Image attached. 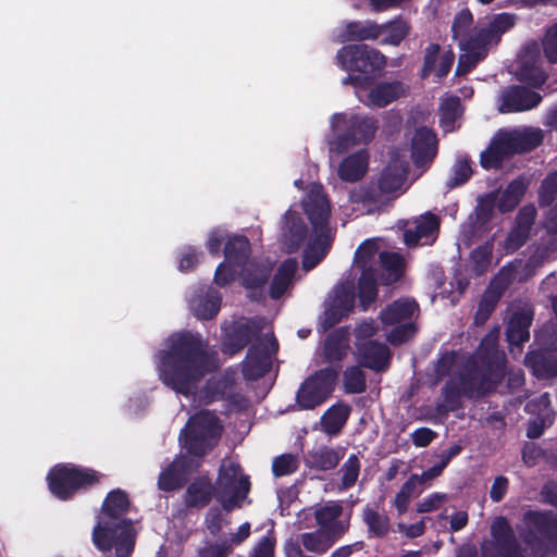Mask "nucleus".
I'll list each match as a JSON object with an SVG mask.
<instances>
[{"mask_svg": "<svg viewBox=\"0 0 557 557\" xmlns=\"http://www.w3.org/2000/svg\"><path fill=\"white\" fill-rule=\"evenodd\" d=\"M407 165V160L404 157H393L382 171L377 182L356 187L350 193V200L363 203L369 211L384 206L406 190Z\"/></svg>", "mask_w": 557, "mask_h": 557, "instance_id": "obj_7", "label": "nucleus"}, {"mask_svg": "<svg viewBox=\"0 0 557 557\" xmlns=\"http://www.w3.org/2000/svg\"><path fill=\"white\" fill-rule=\"evenodd\" d=\"M361 102L370 108H384L407 95V87L399 82L381 83L369 90L364 86L356 89Z\"/></svg>", "mask_w": 557, "mask_h": 557, "instance_id": "obj_20", "label": "nucleus"}, {"mask_svg": "<svg viewBox=\"0 0 557 557\" xmlns=\"http://www.w3.org/2000/svg\"><path fill=\"white\" fill-rule=\"evenodd\" d=\"M298 263L288 258L280 263L270 284V296L277 299L286 294L297 277Z\"/></svg>", "mask_w": 557, "mask_h": 557, "instance_id": "obj_26", "label": "nucleus"}, {"mask_svg": "<svg viewBox=\"0 0 557 557\" xmlns=\"http://www.w3.org/2000/svg\"><path fill=\"white\" fill-rule=\"evenodd\" d=\"M468 523V513L463 510L454 512L449 518V528L453 532L462 530Z\"/></svg>", "mask_w": 557, "mask_h": 557, "instance_id": "obj_62", "label": "nucleus"}, {"mask_svg": "<svg viewBox=\"0 0 557 557\" xmlns=\"http://www.w3.org/2000/svg\"><path fill=\"white\" fill-rule=\"evenodd\" d=\"M472 174L470 163L467 159L462 158L457 160L453 168V177L449 182L451 187L466 183Z\"/></svg>", "mask_w": 557, "mask_h": 557, "instance_id": "obj_50", "label": "nucleus"}, {"mask_svg": "<svg viewBox=\"0 0 557 557\" xmlns=\"http://www.w3.org/2000/svg\"><path fill=\"white\" fill-rule=\"evenodd\" d=\"M221 432L218 418L209 411H200L189 419L180 442L189 455L200 457L216 445Z\"/></svg>", "mask_w": 557, "mask_h": 557, "instance_id": "obj_12", "label": "nucleus"}, {"mask_svg": "<svg viewBox=\"0 0 557 557\" xmlns=\"http://www.w3.org/2000/svg\"><path fill=\"white\" fill-rule=\"evenodd\" d=\"M363 520L374 535L382 536L386 534L389 529L388 517L371 508L363 510Z\"/></svg>", "mask_w": 557, "mask_h": 557, "instance_id": "obj_43", "label": "nucleus"}, {"mask_svg": "<svg viewBox=\"0 0 557 557\" xmlns=\"http://www.w3.org/2000/svg\"><path fill=\"white\" fill-rule=\"evenodd\" d=\"M337 380V372L324 369L315 372L300 385L296 404L299 409L311 410L323 404L333 393Z\"/></svg>", "mask_w": 557, "mask_h": 557, "instance_id": "obj_14", "label": "nucleus"}, {"mask_svg": "<svg viewBox=\"0 0 557 557\" xmlns=\"http://www.w3.org/2000/svg\"><path fill=\"white\" fill-rule=\"evenodd\" d=\"M301 206L312 225L313 235H309L300 215L289 209L282 226L281 247L292 253L306 246L302 269L308 272L326 256L333 242V231L329 225L331 207L322 186L317 183L306 186Z\"/></svg>", "mask_w": 557, "mask_h": 557, "instance_id": "obj_1", "label": "nucleus"}, {"mask_svg": "<svg viewBox=\"0 0 557 557\" xmlns=\"http://www.w3.org/2000/svg\"><path fill=\"white\" fill-rule=\"evenodd\" d=\"M360 472V461L356 455H351L339 469L341 481L338 487L348 490L355 485Z\"/></svg>", "mask_w": 557, "mask_h": 557, "instance_id": "obj_41", "label": "nucleus"}, {"mask_svg": "<svg viewBox=\"0 0 557 557\" xmlns=\"http://www.w3.org/2000/svg\"><path fill=\"white\" fill-rule=\"evenodd\" d=\"M397 529L400 533H404L408 537H418L424 532V520L420 522L407 525L405 523H398Z\"/></svg>", "mask_w": 557, "mask_h": 557, "instance_id": "obj_60", "label": "nucleus"}, {"mask_svg": "<svg viewBox=\"0 0 557 557\" xmlns=\"http://www.w3.org/2000/svg\"><path fill=\"white\" fill-rule=\"evenodd\" d=\"M531 320L532 318L529 312L517 313L510 319L507 329V339L511 350H513L515 346L519 347L529 339Z\"/></svg>", "mask_w": 557, "mask_h": 557, "instance_id": "obj_31", "label": "nucleus"}, {"mask_svg": "<svg viewBox=\"0 0 557 557\" xmlns=\"http://www.w3.org/2000/svg\"><path fill=\"white\" fill-rule=\"evenodd\" d=\"M190 307L197 318L211 319L220 309V296L214 290H208L205 298L195 297L190 302Z\"/></svg>", "mask_w": 557, "mask_h": 557, "instance_id": "obj_33", "label": "nucleus"}, {"mask_svg": "<svg viewBox=\"0 0 557 557\" xmlns=\"http://www.w3.org/2000/svg\"><path fill=\"white\" fill-rule=\"evenodd\" d=\"M249 253V242L243 236H235L226 244L225 261L221 263L214 275L219 286H226L234 278L237 270L240 269L243 285L250 290L258 289L264 285L270 272L269 261H247Z\"/></svg>", "mask_w": 557, "mask_h": 557, "instance_id": "obj_5", "label": "nucleus"}, {"mask_svg": "<svg viewBox=\"0 0 557 557\" xmlns=\"http://www.w3.org/2000/svg\"><path fill=\"white\" fill-rule=\"evenodd\" d=\"M491 253L492 247L488 244L479 247L472 252L471 260L475 264V270L478 272H482L487 267L490 263Z\"/></svg>", "mask_w": 557, "mask_h": 557, "instance_id": "obj_54", "label": "nucleus"}, {"mask_svg": "<svg viewBox=\"0 0 557 557\" xmlns=\"http://www.w3.org/2000/svg\"><path fill=\"white\" fill-rule=\"evenodd\" d=\"M498 333H490L471 362V373L461 380L459 392L470 396L492 389L504 375L505 355L497 349Z\"/></svg>", "mask_w": 557, "mask_h": 557, "instance_id": "obj_6", "label": "nucleus"}, {"mask_svg": "<svg viewBox=\"0 0 557 557\" xmlns=\"http://www.w3.org/2000/svg\"><path fill=\"white\" fill-rule=\"evenodd\" d=\"M499 101V112H520L537 106L541 101V97L536 92L525 88L511 87L500 94Z\"/></svg>", "mask_w": 557, "mask_h": 557, "instance_id": "obj_21", "label": "nucleus"}, {"mask_svg": "<svg viewBox=\"0 0 557 557\" xmlns=\"http://www.w3.org/2000/svg\"><path fill=\"white\" fill-rule=\"evenodd\" d=\"M50 492L60 499H66L81 487L96 481L91 470H82L72 465H58L47 476Z\"/></svg>", "mask_w": 557, "mask_h": 557, "instance_id": "obj_15", "label": "nucleus"}, {"mask_svg": "<svg viewBox=\"0 0 557 557\" xmlns=\"http://www.w3.org/2000/svg\"><path fill=\"white\" fill-rule=\"evenodd\" d=\"M337 65L348 71L343 84H351L356 89L366 86L370 75L385 66V57L366 45L343 47L336 55Z\"/></svg>", "mask_w": 557, "mask_h": 557, "instance_id": "obj_10", "label": "nucleus"}, {"mask_svg": "<svg viewBox=\"0 0 557 557\" xmlns=\"http://www.w3.org/2000/svg\"><path fill=\"white\" fill-rule=\"evenodd\" d=\"M227 546L207 545L199 550V557H224Z\"/></svg>", "mask_w": 557, "mask_h": 557, "instance_id": "obj_64", "label": "nucleus"}, {"mask_svg": "<svg viewBox=\"0 0 557 557\" xmlns=\"http://www.w3.org/2000/svg\"><path fill=\"white\" fill-rule=\"evenodd\" d=\"M542 139V132L536 128L502 129L481 154V164L485 169L494 168L510 154L535 148Z\"/></svg>", "mask_w": 557, "mask_h": 557, "instance_id": "obj_11", "label": "nucleus"}, {"mask_svg": "<svg viewBox=\"0 0 557 557\" xmlns=\"http://www.w3.org/2000/svg\"><path fill=\"white\" fill-rule=\"evenodd\" d=\"M358 357L364 367L380 371L386 368L389 352L386 346L369 342L359 346Z\"/></svg>", "mask_w": 557, "mask_h": 557, "instance_id": "obj_28", "label": "nucleus"}, {"mask_svg": "<svg viewBox=\"0 0 557 557\" xmlns=\"http://www.w3.org/2000/svg\"><path fill=\"white\" fill-rule=\"evenodd\" d=\"M339 454L330 447H320L310 454L309 461L315 468L329 470L337 466Z\"/></svg>", "mask_w": 557, "mask_h": 557, "instance_id": "obj_42", "label": "nucleus"}, {"mask_svg": "<svg viewBox=\"0 0 557 557\" xmlns=\"http://www.w3.org/2000/svg\"><path fill=\"white\" fill-rule=\"evenodd\" d=\"M535 215L534 208H524L518 216V225L509 233L506 248L513 251L518 249L528 237Z\"/></svg>", "mask_w": 557, "mask_h": 557, "instance_id": "obj_32", "label": "nucleus"}, {"mask_svg": "<svg viewBox=\"0 0 557 557\" xmlns=\"http://www.w3.org/2000/svg\"><path fill=\"white\" fill-rule=\"evenodd\" d=\"M344 386L348 393H361L366 388L363 372L358 367H350L344 373Z\"/></svg>", "mask_w": 557, "mask_h": 557, "instance_id": "obj_48", "label": "nucleus"}, {"mask_svg": "<svg viewBox=\"0 0 557 557\" xmlns=\"http://www.w3.org/2000/svg\"><path fill=\"white\" fill-rule=\"evenodd\" d=\"M227 523L225 516L219 509H211L206 518V525L213 535L218 534Z\"/></svg>", "mask_w": 557, "mask_h": 557, "instance_id": "obj_53", "label": "nucleus"}, {"mask_svg": "<svg viewBox=\"0 0 557 557\" xmlns=\"http://www.w3.org/2000/svg\"><path fill=\"white\" fill-rule=\"evenodd\" d=\"M247 326L239 325L234 334H227L223 342V351L233 355L240 350L249 341Z\"/></svg>", "mask_w": 557, "mask_h": 557, "instance_id": "obj_47", "label": "nucleus"}, {"mask_svg": "<svg viewBox=\"0 0 557 557\" xmlns=\"http://www.w3.org/2000/svg\"><path fill=\"white\" fill-rule=\"evenodd\" d=\"M516 74L518 79L534 87H539L545 82V74L540 67L536 47H528L519 55Z\"/></svg>", "mask_w": 557, "mask_h": 557, "instance_id": "obj_22", "label": "nucleus"}, {"mask_svg": "<svg viewBox=\"0 0 557 557\" xmlns=\"http://www.w3.org/2000/svg\"><path fill=\"white\" fill-rule=\"evenodd\" d=\"M276 350L277 343L273 334H264L263 338L253 344L248 351L243 366L245 377L256 380L262 376L271 367L272 358Z\"/></svg>", "mask_w": 557, "mask_h": 557, "instance_id": "obj_18", "label": "nucleus"}, {"mask_svg": "<svg viewBox=\"0 0 557 557\" xmlns=\"http://www.w3.org/2000/svg\"><path fill=\"white\" fill-rule=\"evenodd\" d=\"M250 534V524L248 522L242 524L237 532L234 534H231L230 539L224 541V546H227L228 548L240 544L244 540H246Z\"/></svg>", "mask_w": 557, "mask_h": 557, "instance_id": "obj_59", "label": "nucleus"}, {"mask_svg": "<svg viewBox=\"0 0 557 557\" xmlns=\"http://www.w3.org/2000/svg\"><path fill=\"white\" fill-rule=\"evenodd\" d=\"M224 233L221 230L213 231L207 243V247L211 253H218L223 240H224Z\"/></svg>", "mask_w": 557, "mask_h": 557, "instance_id": "obj_63", "label": "nucleus"}, {"mask_svg": "<svg viewBox=\"0 0 557 557\" xmlns=\"http://www.w3.org/2000/svg\"><path fill=\"white\" fill-rule=\"evenodd\" d=\"M249 487V481L239 466L233 460H223L215 483V498L223 509L231 511L239 508L247 497Z\"/></svg>", "mask_w": 557, "mask_h": 557, "instance_id": "obj_13", "label": "nucleus"}, {"mask_svg": "<svg viewBox=\"0 0 557 557\" xmlns=\"http://www.w3.org/2000/svg\"><path fill=\"white\" fill-rule=\"evenodd\" d=\"M127 507L128 499L124 492L113 491L107 496L92 533L94 544L103 554L113 546L116 557H126L132 553L134 531L132 524L122 518Z\"/></svg>", "mask_w": 557, "mask_h": 557, "instance_id": "obj_3", "label": "nucleus"}, {"mask_svg": "<svg viewBox=\"0 0 557 557\" xmlns=\"http://www.w3.org/2000/svg\"><path fill=\"white\" fill-rule=\"evenodd\" d=\"M543 49L549 62H557V26L547 32L543 41Z\"/></svg>", "mask_w": 557, "mask_h": 557, "instance_id": "obj_52", "label": "nucleus"}, {"mask_svg": "<svg viewBox=\"0 0 557 557\" xmlns=\"http://www.w3.org/2000/svg\"><path fill=\"white\" fill-rule=\"evenodd\" d=\"M350 407L343 403L331 406L321 417V430L330 435H337L347 422Z\"/></svg>", "mask_w": 557, "mask_h": 557, "instance_id": "obj_29", "label": "nucleus"}, {"mask_svg": "<svg viewBox=\"0 0 557 557\" xmlns=\"http://www.w3.org/2000/svg\"><path fill=\"white\" fill-rule=\"evenodd\" d=\"M369 166V154L364 149L345 157L338 165V176L345 182L361 180Z\"/></svg>", "mask_w": 557, "mask_h": 557, "instance_id": "obj_27", "label": "nucleus"}, {"mask_svg": "<svg viewBox=\"0 0 557 557\" xmlns=\"http://www.w3.org/2000/svg\"><path fill=\"white\" fill-rule=\"evenodd\" d=\"M437 140L435 134L428 127L416 129L411 138V157L416 165L430 162L436 154Z\"/></svg>", "mask_w": 557, "mask_h": 557, "instance_id": "obj_23", "label": "nucleus"}, {"mask_svg": "<svg viewBox=\"0 0 557 557\" xmlns=\"http://www.w3.org/2000/svg\"><path fill=\"white\" fill-rule=\"evenodd\" d=\"M380 259L382 270L386 273L385 283L397 281L404 268L403 258L396 252H381L379 243L375 239H367L355 253L354 267L361 271L359 278V298L363 308L370 305L376 296V286L373 276V269L376 259Z\"/></svg>", "mask_w": 557, "mask_h": 557, "instance_id": "obj_4", "label": "nucleus"}, {"mask_svg": "<svg viewBox=\"0 0 557 557\" xmlns=\"http://www.w3.org/2000/svg\"><path fill=\"white\" fill-rule=\"evenodd\" d=\"M513 17L510 14L496 15L490 23L478 25L469 38L460 41V57L456 70L457 75L471 71L488 52V49L497 45L500 35L511 28Z\"/></svg>", "mask_w": 557, "mask_h": 557, "instance_id": "obj_8", "label": "nucleus"}, {"mask_svg": "<svg viewBox=\"0 0 557 557\" xmlns=\"http://www.w3.org/2000/svg\"><path fill=\"white\" fill-rule=\"evenodd\" d=\"M383 42L398 46L409 34L410 25L403 18H396L389 23L379 25Z\"/></svg>", "mask_w": 557, "mask_h": 557, "instance_id": "obj_36", "label": "nucleus"}, {"mask_svg": "<svg viewBox=\"0 0 557 557\" xmlns=\"http://www.w3.org/2000/svg\"><path fill=\"white\" fill-rule=\"evenodd\" d=\"M557 194V174H550L543 182L541 187V198L543 201L549 202L554 195Z\"/></svg>", "mask_w": 557, "mask_h": 557, "instance_id": "obj_56", "label": "nucleus"}, {"mask_svg": "<svg viewBox=\"0 0 557 557\" xmlns=\"http://www.w3.org/2000/svg\"><path fill=\"white\" fill-rule=\"evenodd\" d=\"M301 542L306 549L313 553H324L332 544L330 535L323 531L305 533Z\"/></svg>", "mask_w": 557, "mask_h": 557, "instance_id": "obj_44", "label": "nucleus"}, {"mask_svg": "<svg viewBox=\"0 0 557 557\" xmlns=\"http://www.w3.org/2000/svg\"><path fill=\"white\" fill-rule=\"evenodd\" d=\"M354 305V281H346L338 284L325 301V309L320 318V325L322 330L326 331L342 321L351 312Z\"/></svg>", "mask_w": 557, "mask_h": 557, "instance_id": "obj_17", "label": "nucleus"}, {"mask_svg": "<svg viewBox=\"0 0 557 557\" xmlns=\"http://www.w3.org/2000/svg\"><path fill=\"white\" fill-rule=\"evenodd\" d=\"M381 29L372 21L350 22L337 28L336 37L341 42L376 39L381 36Z\"/></svg>", "mask_w": 557, "mask_h": 557, "instance_id": "obj_25", "label": "nucleus"}, {"mask_svg": "<svg viewBox=\"0 0 557 557\" xmlns=\"http://www.w3.org/2000/svg\"><path fill=\"white\" fill-rule=\"evenodd\" d=\"M448 462H449V457H443V460L441 463L428 469L420 476H418V479H419L418 484L426 482L429 480H432V479L438 476L442 473L443 469L447 466Z\"/></svg>", "mask_w": 557, "mask_h": 557, "instance_id": "obj_61", "label": "nucleus"}, {"mask_svg": "<svg viewBox=\"0 0 557 557\" xmlns=\"http://www.w3.org/2000/svg\"><path fill=\"white\" fill-rule=\"evenodd\" d=\"M438 227V218L426 212L405 223L404 242L408 247L432 244L436 238Z\"/></svg>", "mask_w": 557, "mask_h": 557, "instance_id": "obj_19", "label": "nucleus"}, {"mask_svg": "<svg viewBox=\"0 0 557 557\" xmlns=\"http://www.w3.org/2000/svg\"><path fill=\"white\" fill-rule=\"evenodd\" d=\"M297 469V461L292 455H283L273 461V472L276 476L287 475Z\"/></svg>", "mask_w": 557, "mask_h": 557, "instance_id": "obj_51", "label": "nucleus"}, {"mask_svg": "<svg viewBox=\"0 0 557 557\" xmlns=\"http://www.w3.org/2000/svg\"><path fill=\"white\" fill-rule=\"evenodd\" d=\"M190 466L183 457L176 458L172 465L161 472L158 485L163 491L178 488L186 479Z\"/></svg>", "mask_w": 557, "mask_h": 557, "instance_id": "obj_30", "label": "nucleus"}, {"mask_svg": "<svg viewBox=\"0 0 557 557\" xmlns=\"http://www.w3.org/2000/svg\"><path fill=\"white\" fill-rule=\"evenodd\" d=\"M331 131L326 136L329 149L342 153L360 144H368L377 131V123L371 116L335 113L330 120Z\"/></svg>", "mask_w": 557, "mask_h": 557, "instance_id": "obj_9", "label": "nucleus"}, {"mask_svg": "<svg viewBox=\"0 0 557 557\" xmlns=\"http://www.w3.org/2000/svg\"><path fill=\"white\" fill-rule=\"evenodd\" d=\"M275 539L269 533L265 537L259 541L253 548L250 557H273Z\"/></svg>", "mask_w": 557, "mask_h": 557, "instance_id": "obj_55", "label": "nucleus"}, {"mask_svg": "<svg viewBox=\"0 0 557 557\" xmlns=\"http://www.w3.org/2000/svg\"><path fill=\"white\" fill-rule=\"evenodd\" d=\"M525 191V186L522 181H513L503 191L499 200L498 208L500 211L512 210L521 200Z\"/></svg>", "mask_w": 557, "mask_h": 557, "instance_id": "obj_40", "label": "nucleus"}, {"mask_svg": "<svg viewBox=\"0 0 557 557\" xmlns=\"http://www.w3.org/2000/svg\"><path fill=\"white\" fill-rule=\"evenodd\" d=\"M525 363L537 377L548 379L557 375V360L546 358L541 352L529 354L525 357Z\"/></svg>", "mask_w": 557, "mask_h": 557, "instance_id": "obj_34", "label": "nucleus"}, {"mask_svg": "<svg viewBox=\"0 0 557 557\" xmlns=\"http://www.w3.org/2000/svg\"><path fill=\"white\" fill-rule=\"evenodd\" d=\"M348 338L345 333L331 334L324 345V354L329 361L341 360L347 351Z\"/></svg>", "mask_w": 557, "mask_h": 557, "instance_id": "obj_39", "label": "nucleus"}, {"mask_svg": "<svg viewBox=\"0 0 557 557\" xmlns=\"http://www.w3.org/2000/svg\"><path fill=\"white\" fill-rule=\"evenodd\" d=\"M462 109L457 97H446L441 104V126L445 132L455 129V123L461 116Z\"/></svg>", "mask_w": 557, "mask_h": 557, "instance_id": "obj_37", "label": "nucleus"}, {"mask_svg": "<svg viewBox=\"0 0 557 557\" xmlns=\"http://www.w3.org/2000/svg\"><path fill=\"white\" fill-rule=\"evenodd\" d=\"M342 512L341 505L336 503L329 504L321 509L317 510L315 518L321 528H326L332 533H343L345 527L335 524V520L339 517Z\"/></svg>", "mask_w": 557, "mask_h": 557, "instance_id": "obj_38", "label": "nucleus"}, {"mask_svg": "<svg viewBox=\"0 0 557 557\" xmlns=\"http://www.w3.org/2000/svg\"><path fill=\"white\" fill-rule=\"evenodd\" d=\"M455 60V55L450 50L441 51L438 45H430L425 50L423 75L434 73L438 78L445 76Z\"/></svg>", "mask_w": 557, "mask_h": 557, "instance_id": "obj_24", "label": "nucleus"}, {"mask_svg": "<svg viewBox=\"0 0 557 557\" xmlns=\"http://www.w3.org/2000/svg\"><path fill=\"white\" fill-rule=\"evenodd\" d=\"M507 490H508V480L505 476L499 475L495 479V481L491 487L490 496L494 502H499L505 496Z\"/></svg>", "mask_w": 557, "mask_h": 557, "instance_id": "obj_57", "label": "nucleus"}, {"mask_svg": "<svg viewBox=\"0 0 557 557\" xmlns=\"http://www.w3.org/2000/svg\"><path fill=\"white\" fill-rule=\"evenodd\" d=\"M418 481V475L410 476L409 480L403 484L401 488L396 494L394 505L397 508L399 515H403L407 510L409 502L414 495Z\"/></svg>", "mask_w": 557, "mask_h": 557, "instance_id": "obj_45", "label": "nucleus"}, {"mask_svg": "<svg viewBox=\"0 0 557 557\" xmlns=\"http://www.w3.org/2000/svg\"><path fill=\"white\" fill-rule=\"evenodd\" d=\"M158 358L161 381L185 396L193 394L198 381L214 367L206 360L196 337L189 334L171 336Z\"/></svg>", "mask_w": 557, "mask_h": 557, "instance_id": "obj_2", "label": "nucleus"}, {"mask_svg": "<svg viewBox=\"0 0 557 557\" xmlns=\"http://www.w3.org/2000/svg\"><path fill=\"white\" fill-rule=\"evenodd\" d=\"M448 500V496L444 493H432L417 504V511L426 513L437 510Z\"/></svg>", "mask_w": 557, "mask_h": 557, "instance_id": "obj_49", "label": "nucleus"}, {"mask_svg": "<svg viewBox=\"0 0 557 557\" xmlns=\"http://www.w3.org/2000/svg\"><path fill=\"white\" fill-rule=\"evenodd\" d=\"M472 24V14L468 10H463L459 12L453 23V34L454 38L458 40L460 45L461 39L469 38L473 28H471Z\"/></svg>", "mask_w": 557, "mask_h": 557, "instance_id": "obj_46", "label": "nucleus"}, {"mask_svg": "<svg viewBox=\"0 0 557 557\" xmlns=\"http://www.w3.org/2000/svg\"><path fill=\"white\" fill-rule=\"evenodd\" d=\"M435 437V432L428 428H421L412 433L413 444L418 447L428 446Z\"/></svg>", "mask_w": 557, "mask_h": 557, "instance_id": "obj_58", "label": "nucleus"}, {"mask_svg": "<svg viewBox=\"0 0 557 557\" xmlns=\"http://www.w3.org/2000/svg\"><path fill=\"white\" fill-rule=\"evenodd\" d=\"M416 310L417 305L413 300L401 299L395 301L382 312L381 320L383 324L386 326L395 325L387 335L389 343L394 345L403 344L414 334L413 324L407 322V320L414 314Z\"/></svg>", "mask_w": 557, "mask_h": 557, "instance_id": "obj_16", "label": "nucleus"}, {"mask_svg": "<svg viewBox=\"0 0 557 557\" xmlns=\"http://www.w3.org/2000/svg\"><path fill=\"white\" fill-rule=\"evenodd\" d=\"M212 486L209 480L199 479L193 482L186 493L185 502L188 506H205L212 496Z\"/></svg>", "mask_w": 557, "mask_h": 557, "instance_id": "obj_35", "label": "nucleus"}]
</instances>
